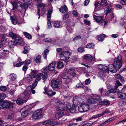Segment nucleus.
I'll list each match as a JSON object with an SVG mask.
<instances>
[{
    "instance_id": "nucleus-1",
    "label": "nucleus",
    "mask_w": 126,
    "mask_h": 126,
    "mask_svg": "<svg viewBox=\"0 0 126 126\" xmlns=\"http://www.w3.org/2000/svg\"><path fill=\"white\" fill-rule=\"evenodd\" d=\"M122 63L121 56V55H119L117 58L115 59L113 64L115 67L118 69L122 67Z\"/></svg>"
},
{
    "instance_id": "nucleus-2",
    "label": "nucleus",
    "mask_w": 126,
    "mask_h": 126,
    "mask_svg": "<svg viewBox=\"0 0 126 126\" xmlns=\"http://www.w3.org/2000/svg\"><path fill=\"white\" fill-rule=\"evenodd\" d=\"M71 76L68 74H63L62 75L61 78L62 82L66 84L69 83L71 80Z\"/></svg>"
},
{
    "instance_id": "nucleus-3",
    "label": "nucleus",
    "mask_w": 126,
    "mask_h": 126,
    "mask_svg": "<svg viewBox=\"0 0 126 126\" xmlns=\"http://www.w3.org/2000/svg\"><path fill=\"white\" fill-rule=\"evenodd\" d=\"M14 104L10 101H4L0 103V109L4 108H8L10 107H13Z\"/></svg>"
},
{
    "instance_id": "nucleus-4",
    "label": "nucleus",
    "mask_w": 126,
    "mask_h": 126,
    "mask_svg": "<svg viewBox=\"0 0 126 126\" xmlns=\"http://www.w3.org/2000/svg\"><path fill=\"white\" fill-rule=\"evenodd\" d=\"M51 85L54 88H57L60 89L61 87L60 80L58 79L52 80L51 82Z\"/></svg>"
},
{
    "instance_id": "nucleus-5",
    "label": "nucleus",
    "mask_w": 126,
    "mask_h": 126,
    "mask_svg": "<svg viewBox=\"0 0 126 126\" xmlns=\"http://www.w3.org/2000/svg\"><path fill=\"white\" fill-rule=\"evenodd\" d=\"M43 75V74L42 73H39L36 75L33 76V78H32L31 76L28 75H27L26 79L29 82L33 78H35V81L38 82V81H39L41 79V77Z\"/></svg>"
},
{
    "instance_id": "nucleus-6",
    "label": "nucleus",
    "mask_w": 126,
    "mask_h": 126,
    "mask_svg": "<svg viewBox=\"0 0 126 126\" xmlns=\"http://www.w3.org/2000/svg\"><path fill=\"white\" fill-rule=\"evenodd\" d=\"M65 110H68L70 112L72 113H74L76 112V109L75 106L71 104L70 103H68L65 104Z\"/></svg>"
},
{
    "instance_id": "nucleus-7",
    "label": "nucleus",
    "mask_w": 126,
    "mask_h": 126,
    "mask_svg": "<svg viewBox=\"0 0 126 126\" xmlns=\"http://www.w3.org/2000/svg\"><path fill=\"white\" fill-rule=\"evenodd\" d=\"M70 54L68 51H64L61 52L60 54L61 59L64 61L66 60L69 58Z\"/></svg>"
},
{
    "instance_id": "nucleus-8",
    "label": "nucleus",
    "mask_w": 126,
    "mask_h": 126,
    "mask_svg": "<svg viewBox=\"0 0 126 126\" xmlns=\"http://www.w3.org/2000/svg\"><path fill=\"white\" fill-rule=\"evenodd\" d=\"M30 109H29V107L26 106L22 108L20 111L21 116L23 117L27 116L29 114Z\"/></svg>"
},
{
    "instance_id": "nucleus-9",
    "label": "nucleus",
    "mask_w": 126,
    "mask_h": 126,
    "mask_svg": "<svg viewBox=\"0 0 126 126\" xmlns=\"http://www.w3.org/2000/svg\"><path fill=\"white\" fill-rule=\"evenodd\" d=\"M42 111L41 110H37L34 111L32 115V118L35 120H37L41 118Z\"/></svg>"
},
{
    "instance_id": "nucleus-10",
    "label": "nucleus",
    "mask_w": 126,
    "mask_h": 126,
    "mask_svg": "<svg viewBox=\"0 0 126 126\" xmlns=\"http://www.w3.org/2000/svg\"><path fill=\"white\" fill-rule=\"evenodd\" d=\"M93 17L95 20L98 23L99 22L102 23V25L105 26L107 24V23L103 20V17L93 15Z\"/></svg>"
},
{
    "instance_id": "nucleus-11",
    "label": "nucleus",
    "mask_w": 126,
    "mask_h": 126,
    "mask_svg": "<svg viewBox=\"0 0 126 126\" xmlns=\"http://www.w3.org/2000/svg\"><path fill=\"white\" fill-rule=\"evenodd\" d=\"M57 110L58 111H62L63 110H65L64 107L65 105L61 101H57Z\"/></svg>"
},
{
    "instance_id": "nucleus-12",
    "label": "nucleus",
    "mask_w": 126,
    "mask_h": 126,
    "mask_svg": "<svg viewBox=\"0 0 126 126\" xmlns=\"http://www.w3.org/2000/svg\"><path fill=\"white\" fill-rule=\"evenodd\" d=\"M10 2L11 3L13 6V8L12 9L13 10H14L16 9H18L20 8H21V10L22 9V5H21L20 1H19L18 2H16L15 1H13V2Z\"/></svg>"
},
{
    "instance_id": "nucleus-13",
    "label": "nucleus",
    "mask_w": 126,
    "mask_h": 126,
    "mask_svg": "<svg viewBox=\"0 0 126 126\" xmlns=\"http://www.w3.org/2000/svg\"><path fill=\"white\" fill-rule=\"evenodd\" d=\"M107 69L108 70V72H107V73H108L109 71L111 72L115 73L118 70L117 68H116L115 67L113 64V65L112 64H110L107 66Z\"/></svg>"
},
{
    "instance_id": "nucleus-14",
    "label": "nucleus",
    "mask_w": 126,
    "mask_h": 126,
    "mask_svg": "<svg viewBox=\"0 0 126 126\" xmlns=\"http://www.w3.org/2000/svg\"><path fill=\"white\" fill-rule=\"evenodd\" d=\"M31 95V94L30 93L28 92L25 91L20 95V96L23 99H28L29 98V99H31V97H30Z\"/></svg>"
},
{
    "instance_id": "nucleus-15",
    "label": "nucleus",
    "mask_w": 126,
    "mask_h": 126,
    "mask_svg": "<svg viewBox=\"0 0 126 126\" xmlns=\"http://www.w3.org/2000/svg\"><path fill=\"white\" fill-rule=\"evenodd\" d=\"M56 62L54 61L50 64L48 66V69L49 70L52 71L54 70L55 68V65L56 64Z\"/></svg>"
},
{
    "instance_id": "nucleus-16",
    "label": "nucleus",
    "mask_w": 126,
    "mask_h": 126,
    "mask_svg": "<svg viewBox=\"0 0 126 126\" xmlns=\"http://www.w3.org/2000/svg\"><path fill=\"white\" fill-rule=\"evenodd\" d=\"M97 67L98 69H100L101 71H105L106 72H108V70L107 69L108 67L107 66L102 64H99L97 65Z\"/></svg>"
},
{
    "instance_id": "nucleus-17",
    "label": "nucleus",
    "mask_w": 126,
    "mask_h": 126,
    "mask_svg": "<svg viewBox=\"0 0 126 126\" xmlns=\"http://www.w3.org/2000/svg\"><path fill=\"white\" fill-rule=\"evenodd\" d=\"M112 88L111 90H109L106 93L105 95L107 96H109L110 95V94L111 93H118L119 92V90L118 89H112Z\"/></svg>"
},
{
    "instance_id": "nucleus-18",
    "label": "nucleus",
    "mask_w": 126,
    "mask_h": 126,
    "mask_svg": "<svg viewBox=\"0 0 126 126\" xmlns=\"http://www.w3.org/2000/svg\"><path fill=\"white\" fill-rule=\"evenodd\" d=\"M52 13V11L51 10H49L48 11L47 16V19L48 21L47 24H51V22L50 21L51 18V15Z\"/></svg>"
},
{
    "instance_id": "nucleus-19",
    "label": "nucleus",
    "mask_w": 126,
    "mask_h": 126,
    "mask_svg": "<svg viewBox=\"0 0 126 126\" xmlns=\"http://www.w3.org/2000/svg\"><path fill=\"white\" fill-rule=\"evenodd\" d=\"M14 42H16L17 43H18L21 45H22V43L23 42L22 39L20 37H18L16 36V38H15Z\"/></svg>"
},
{
    "instance_id": "nucleus-20",
    "label": "nucleus",
    "mask_w": 126,
    "mask_h": 126,
    "mask_svg": "<svg viewBox=\"0 0 126 126\" xmlns=\"http://www.w3.org/2000/svg\"><path fill=\"white\" fill-rule=\"evenodd\" d=\"M45 92L48 96H52L56 94V92H53L51 90H47L46 88L45 89Z\"/></svg>"
},
{
    "instance_id": "nucleus-21",
    "label": "nucleus",
    "mask_w": 126,
    "mask_h": 126,
    "mask_svg": "<svg viewBox=\"0 0 126 126\" xmlns=\"http://www.w3.org/2000/svg\"><path fill=\"white\" fill-rule=\"evenodd\" d=\"M84 58L85 59L89 60L90 61H91L93 60H94L95 57H93L89 54H87L85 56Z\"/></svg>"
},
{
    "instance_id": "nucleus-22",
    "label": "nucleus",
    "mask_w": 126,
    "mask_h": 126,
    "mask_svg": "<svg viewBox=\"0 0 126 126\" xmlns=\"http://www.w3.org/2000/svg\"><path fill=\"white\" fill-rule=\"evenodd\" d=\"M10 19L12 23L14 25H16L18 23L16 17L14 16L10 17Z\"/></svg>"
},
{
    "instance_id": "nucleus-23",
    "label": "nucleus",
    "mask_w": 126,
    "mask_h": 126,
    "mask_svg": "<svg viewBox=\"0 0 126 126\" xmlns=\"http://www.w3.org/2000/svg\"><path fill=\"white\" fill-rule=\"evenodd\" d=\"M16 103L18 105H22L24 103L26 102V100H23L20 98H18L16 100Z\"/></svg>"
},
{
    "instance_id": "nucleus-24",
    "label": "nucleus",
    "mask_w": 126,
    "mask_h": 126,
    "mask_svg": "<svg viewBox=\"0 0 126 126\" xmlns=\"http://www.w3.org/2000/svg\"><path fill=\"white\" fill-rule=\"evenodd\" d=\"M105 71H100L98 73V77L100 79H103L105 77L104 72Z\"/></svg>"
},
{
    "instance_id": "nucleus-25",
    "label": "nucleus",
    "mask_w": 126,
    "mask_h": 126,
    "mask_svg": "<svg viewBox=\"0 0 126 126\" xmlns=\"http://www.w3.org/2000/svg\"><path fill=\"white\" fill-rule=\"evenodd\" d=\"M118 93V95L119 98L123 99L126 98V95L125 93H119V92Z\"/></svg>"
},
{
    "instance_id": "nucleus-26",
    "label": "nucleus",
    "mask_w": 126,
    "mask_h": 126,
    "mask_svg": "<svg viewBox=\"0 0 126 126\" xmlns=\"http://www.w3.org/2000/svg\"><path fill=\"white\" fill-rule=\"evenodd\" d=\"M64 122V121H61L59 122H56L52 123L51 125H50V126H53L57 125L63 124L65 123Z\"/></svg>"
},
{
    "instance_id": "nucleus-27",
    "label": "nucleus",
    "mask_w": 126,
    "mask_h": 126,
    "mask_svg": "<svg viewBox=\"0 0 126 126\" xmlns=\"http://www.w3.org/2000/svg\"><path fill=\"white\" fill-rule=\"evenodd\" d=\"M64 115V113L63 112L61 111L57 112L56 113L55 115L56 118L57 119L59 118H60L61 117Z\"/></svg>"
},
{
    "instance_id": "nucleus-28",
    "label": "nucleus",
    "mask_w": 126,
    "mask_h": 126,
    "mask_svg": "<svg viewBox=\"0 0 126 126\" xmlns=\"http://www.w3.org/2000/svg\"><path fill=\"white\" fill-rule=\"evenodd\" d=\"M61 23L60 22L55 21L53 23V26L56 28H59L61 25Z\"/></svg>"
},
{
    "instance_id": "nucleus-29",
    "label": "nucleus",
    "mask_w": 126,
    "mask_h": 126,
    "mask_svg": "<svg viewBox=\"0 0 126 126\" xmlns=\"http://www.w3.org/2000/svg\"><path fill=\"white\" fill-rule=\"evenodd\" d=\"M85 110V111L86 112L89 110V107L87 104H83L81 105Z\"/></svg>"
},
{
    "instance_id": "nucleus-30",
    "label": "nucleus",
    "mask_w": 126,
    "mask_h": 126,
    "mask_svg": "<svg viewBox=\"0 0 126 126\" xmlns=\"http://www.w3.org/2000/svg\"><path fill=\"white\" fill-rule=\"evenodd\" d=\"M57 69H60L64 66V64L63 63L61 62H59L57 64Z\"/></svg>"
},
{
    "instance_id": "nucleus-31",
    "label": "nucleus",
    "mask_w": 126,
    "mask_h": 126,
    "mask_svg": "<svg viewBox=\"0 0 126 126\" xmlns=\"http://www.w3.org/2000/svg\"><path fill=\"white\" fill-rule=\"evenodd\" d=\"M95 100L94 97L91 98L88 100V102L90 104H95L96 102Z\"/></svg>"
},
{
    "instance_id": "nucleus-32",
    "label": "nucleus",
    "mask_w": 126,
    "mask_h": 126,
    "mask_svg": "<svg viewBox=\"0 0 126 126\" xmlns=\"http://www.w3.org/2000/svg\"><path fill=\"white\" fill-rule=\"evenodd\" d=\"M106 35L105 34L101 35L98 36V39L100 41H102L104 40V38L106 37Z\"/></svg>"
},
{
    "instance_id": "nucleus-33",
    "label": "nucleus",
    "mask_w": 126,
    "mask_h": 126,
    "mask_svg": "<svg viewBox=\"0 0 126 126\" xmlns=\"http://www.w3.org/2000/svg\"><path fill=\"white\" fill-rule=\"evenodd\" d=\"M59 10L60 12L63 13H64L67 10V9L66 6H64L60 8Z\"/></svg>"
},
{
    "instance_id": "nucleus-34",
    "label": "nucleus",
    "mask_w": 126,
    "mask_h": 126,
    "mask_svg": "<svg viewBox=\"0 0 126 126\" xmlns=\"http://www.w3.org/2000/svg\"><path fill=\"white\" fill-rule=\"evenodd\" d=\"M23 33L25 37L28 39H31L32 38L31 35L29 33L26 32H23Z\"/></svg>"
},
{
    "instance_id": "nucleus-35",
    "label": "nucleus",
    "mask_w": 126,
    "mask_h": 126,
    "mask_svg": "<svg viewBox=\"0 0 126 126\" xmlns=\"http://www.w3.org/2000/svg\"><path fill=\"white\" fill-rule=\"evenodd\" d=\"M6 38H2L0 42V48L4 45L6 42Z\"/></svg>"
},
{
    "instance_id": "nucleus-36",
    "label": "nucleus",
    "mask_w": 126,
    "mask_h": 126,
    "mask_svg": "<svg viewBox=\"0 0 126 126\" xmlns=\"http://www.w3.org/2000/svg\"><path fill=\"white\" fill-rule=\"evenodd\" d=\"M35 62L37 63H39L41 61V56L40 55L37 56L35 60Z\"/></svg>"
},
{
    "instance_id": "nucleus-37",
    "label": "nucleus",
    "mask_w": 126,
    "mask_h": 126,
    "mask_svg": "<svg viewBox=\"0 0 126 126\" xmlns=\"http://www.w3.org/2000/svg\"><path fill=\"white\" fill-rule=\"evenodd\" d=\"M10 76H11V80H12L14 81L17 78L15 74H11L10 75Z\"/></svg>"
},
{
    "instance_id": "nucleus-38",
    "label": "nucleus",
    "mask_w": 126,
    "mask_h": 126,
    "mask_svg": "<svg viewBox=\"0 0 126 126\" xmlns=\"http://www.w3.org/2000/svg\"><path fill=\"white\" fill-rule=\"evenodd\" d=\"M14 41H9L8 42V45L9 47L11 48L14 47L15 46V45L14 43Z\"/></svg>"
},
{
    "instance_id": "nucleus-39",
    "label": "nucleus",
    "mask_w": 126,
    "mask_h": 126,
    "mask_svg": "<svg viewBox=\"0 0 126 126\" xmlns=\"http://www.w3.org/2000/svg\"><path fill=\"white\" fill-rule=\"evenodd\" d=\"M94 46V45L93 43H90L88 44L86 47L87 48H93Z\"/></svg>"
},
{
    "instance_id": "nucleus-40",
    "label": "nucleus",
    "mask_w": 126,
    "mask_h": 126,
    "mask_svg": "<svg viewBox=\"0 0 126 126\" xmlns=\"http://www.w3.org/2000/svg\"><path fill=\"white\" fill-rule=\"evenodd\" d=\"M9 35L10 37H11L13 39H15L16 38L17 35L16 34H15L12 32H10L9 33Z\"/></svg>"
},
{
    "instance_id": "nucleus-41",
    "label": "nucleus",
    "mask_w": 126,
    "mask_h": 126,
    "mask_svg": "<svg viewBox=\"0 0 126 126\" xmlns=\"http://www.w3.org/2000/svg\"><path fill=\"white\" fill-rule=\"evenodd\" d=\"M75 71L74 69L70 68V74L73 76H75L76 74L75 73Z\"/></svg>"
},
{
    "instance_id": "nucleus-42",
    "label": "nucleus",
    "mask_w": 126,
    "mask_h": 126,
    "mask_svg": "<svg viewBox=\"0 0 126 126\" xmlns=\"http://www.w3.org/2000/svg\"><path fill=\"white\" fill-rule=\"evenodd\" d=\"M46 5L43 3H39L38 4V9L40 8H43L45 7Z\"/></svg>"
},
{
    "instance_id": "nucleus-43",
    "label": "nucleus",
    "mask_w": 126,
    "mask_h": 126,
    "mask_svg": "<svg viewBox=\"0 0 126 126\" xmlns=\"http://www.w3.org/2000/svg\"><path fill=\"white\" fill-rule=\"evenodd\" d=\"M37 84V82L35 81H34V82L33 83L32 85H30L29 87L31 88V89H33L35 88V87L36 86Z\"/></svg>"
},
{
    "instance_id": "nucleus-44",
    "label": "nucleus",
    "mask_w": 126,
    "mask_h": 126,
    "mask_svg": "<svg viewBox=\"0 0 126 126\" xmlns=\"http://www.w3.org/2000/svg\"><path fill=\"white\" fill-rule=\"evenodd\" d=\"M29 4H27L25 3H24V4H23V5H22V9L21 10V8H20V10H19V11L20 10H21L22 9V8H24L25 10L27 9L28 8V5Z\"/></svg>"
},
{
    "instance_id": "nucleus-45",
    "label": "nucleus",
    "mask_w": 126,
    "mask_h": 126,
    "mask_svg": "<svg viewBox=\"0 0 126 126\" xmlns=\"http://www.w3.org/2000/svg\"><path fill=\"white\" fill-rule=\"evenodd\" d=\"M101 5H104L106 6L108 5V3L106 0H101V2L100 3Z\"/></svg>"
},
{
    "instance_id": "nucleus-46",
    "label": "nucleus",
    "mask_w": 126,
    "mask_h": 126,
    "mask_svg": "<svg viewBox=\"0 0 126 126\" xmlns=\"http://www.w3.org/2000/svg\"><path fill=\"white\" fill-rule=\"evenodd\" d=\"M82 106L81 105L79 106L78 108L79 110L81 112H85V110L83 109V108L82 107Z\"/></svg>"
},
{
    "instance_id": "nucleus-47",
    "label": "nucleus",
    "mask_w": 126,
    "mask_h": 126,
    "mask_svg": "<svg viewBox=\"0 0 126 126\" xmlns=\"http://www.w3.org/2000/svg\"><path fill=\"white\" fill-rule=\"evenodd\" d=\"M52 120H47L45 121L42 123L43 125H45L50 123L52 121Z\"/></svg>"
},
{
    "instance_id": "nucleus-48",
    "label": "nucleus",
    "mask_w": 126,
    "mask_h": 126,
    "mask_svg": "<svg viewBox=\"0 0 126 126\" xmlns=\"http://www.w3.org/2000/svg\"><path fill=\"white\" fill-rule=\"evenodd\" d=\"M122 85V84L120 83V82L119 81H117L115 83V89H117V88H118V86H121Z\"/></svg>"
},
{
    "instance_id": "nucleus-49",
    "label": "nucleus",
    "mask_w": 126,
    "mask_h": 126,
    "mask_svg": "<svg viewBox=\"0 0 126 126\" xmlns=\"http://www.w3.org/2000/svg\"><path fill=\"white\" fill-rule=\"evenodd\" d=\"M95 99L97 101H100L101 100V98L98 95L95 94L94 97Z\"/></svg>"
},
{
    "instance_id": "nucleus-50",
    "label": "nucleus",
    "mask_w": 126,
    "mask_h": 126,
    "mask_svg": "<svg viewBox=\"0 0 126 126\" xmlns=\"http://www.w3.org/2000/svg\"><path fill=\"white\" fill-rule=\"evenodd\" d=\"M78 51L79 52L81 53L85 51L84 48L83 47H80L78 48Z\"/></svg>"
},
{
    "instance_id": "nucleus-51",
    "label": "nucleus",
    "mask_w": 126,
    "mask_h": 126,
    "mask_svg": "<svg viewBox=\"0 0 126 126\" xmlns=\"http://www.w3.org/2000/svg\"><path fill=\"white\" fill-rule=\"evenodd\" d=\"M76 87L78 88L82 87L83 86V84L81 82H79L77 84Z\"/></svg>"
},
{
    "instance_id": "nucleus-52",
    "label": "nucleus",
    "mask_w": 126,
    "mask_h": 126,
    "mask_svg": "<svg viewBox=\"0 0 126 126\" xmlns=\"http://www.w3.org/2000/svg\"><path fill=\"white\" fill-rule=\"evenodd\" d=\"M6 57V54L4 52L0 53V58H3Z\"/></svg>"
},
{
    "instance_id": "nucleus-53",
    "label": "nucleus",
    "mask_w": 126,
    "mask_h": 126,
    "mask_svg": "<svg viewBox=\"0 0 126 126\" xmlns=\"http://www.w3.org/2000/svg\"><path fill=\"white\" fill-rule=\"evenodd\" d=\"M21 1H23L24 3L30 4L32 2L31 0H22Z\"/></svg>"
},
{
    "instance_id": "nucleus-54",
    "label": "nucleus",
    "mask_w": 126,
    "mask_h": 126,
    "mask_svg": "<svg viewBox=\"0 0 126 126\" xmlns=\"http://www.w3.org/2000/svg\"><path fill=\"white\" fill-rule=\"evenodd\" d=\"M7 89V88L5 86H0V90L2 91H5Z\"/></svg>"
},
{
    "instance_id": "nucleus-55",
    "label": "nucleus",
    "mask_w": 126,
    "mask_h": 126,
    "mask_svg": "<svg viewBox=\"0 0 126 126\" xmlns=\"http://www.w3.org/2000/svg\"><path fill=\"white\" fill-rule=\"evenodd\" d=\"M106 14L107 15L108 13L110 12L111 11V9L108 6L107 7V9L106 10Z\"/></svg>"
},
{
    "instance_id": "nucleus-56",
    "label": "nucleus",
    "mask_w": 126,
    "mask_h": 126,
    "mask_svg": "<svg viewBox=\"0 0 126 126\" xmlns=\"http://www.w3.org/2000/svg\"><path fill=\"white\" fill-rule=\"evenodd\" d=\"M44 41L45 42H49L51 41V39L50 38H46L44 39Z\"/></svg>"
},
{
    "instance_id": "nucleus-57",
    "label": "nucleus",
    "mask_w": 126,
    "mask_h": 126,
    "mask_svg": "<svg viewBox=\"0 0 126 126\" xmlns=\"http://www.w3.org/2000/svg\"><path fill=\"white\" fill-rule=\"evenodd\" d=\"M47 69L46 67H44L41 70V71L43 73H47Z\"/></svg>"
},
{
    "instance_id": "nucleus-58",
    "label": "nucleus",
    "mask_w": 126,
    "mask_h": 126,
    "mask_svg": "<svg viewBox=\"0 0 126 126\" xmlns=\"http://www.w3.org/2000/svg\"><path fill=\"white\" fill-rule=\"evenodd\" d=\"M1 96H0V98L1 99H4L6 97V95L5 94H4L3 93H0Z\"/></svg>"
},
{
    "instance_id": "nucleus-59",
    "label": "nucleus",
    "mask_w": 126,
    "mask_h": 126,
    "mask_svg": "<svg viewBox=\"0 0 126 126\" xmlns=\"http://www.w3.org/2000/svg\"><path fill=\"white\" fill-rule=\"evenodd\" d=\"M36 102H35L31 104L29 106H28L29 107V108H32L36 104Z\"/></svg>"
},
{
    "instance_id": "nucleus-60",
    "label": "nucleus",
    "mask_w": 126,
    "mask_h": 126,
    "mask_svg": "<svg viewBox=\"0 0 126 126\" xmlns=\"http://www.w3.org/2000/svg\"><path fill=\"white\" fill-rule=\"evenodd\" d=\"M41 78H42L43 80L45 81L47 78V76L46 75H43L41 77Z\"/></svg>"
},
{
    "instance_id": "nucleus-61",
    "label": "nucleus",
    "mask_w": 126,
    "mask_h": 126,
    "mask_svg": "<svg viewBox=\"0 0 126 126\" xmlns=\"http://www.w3.org/2000/svg\"><path fill=\"white\" fill-rule=\"evenodd\" d=\"M69 17V15L68 14H65L63 16V19L64 20H66Z\"/></svg>"
},
{
    "instance_id": "nucleus-62",
    "label": "nucleus",
    "mask_w": 126,
    "mask_h": 126,
    "mask_svg": "<svg viewBox=\"0 0 126 126\" xmlns=\"http://www.w3.org/2000/svg\"><path fill=\"white\" fill-rule=\"evenodd\" d=\"M91 82V80L90 79H86L85 81V84L87 85L89 84Z\"/></svg>"
},
{
    "instance_id": "nucleus-63",
    "label": "nucleus",
    "mask_w": 126,
    "mask_h": 126,
    "mask_svg": "<svg viewBox=\"0 0 126 126\" xmlns=\"http://www.w3.org/2000/svg\"><path fill=\"white\" fill-rule=\"evenodd\" d=\"M103 103L106 105H109L110 104L109 101L107 100H105L103 101Z\"/></svg>"
},
{
    "instance_id": "nucleus-64",
    "label": "nucleus",
    "mask_w": 126,
    "mask_h": 126,
    "mask_svg": "<svg viewBox=\"0 0 126 126\" xmlns=\"http://www.w3.org/2000/svg\"><path fill=\"white\" fill-rule=\"evenodd\" d=\"M24 62H19L17 63L16 65V66L17 67H18L20 66L23 64Z\"/></svg>"
}]
</instances>
